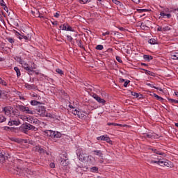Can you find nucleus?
<instances>
[{
	"instance_id": "f257e3e1",
	"label": "nucleus",
	"mask_w": 178,
	"mask_h": 178,
	"mask_svg": "<svg viewBox=\"0 0 178 178\" xmlns=\"http://www.w3.org/2000/svg\"><path fill=\"white\" fill-rule=\"evenodd\" d=\"M147 162L149 163H157V165H160V166H167L169 168L170 166V161H161V159H159V161H154V160H148Z\"/></svg>"
},
{
	"instance_id": "f03ea898",
	"label": "nucleus",
	"mask_w": 178,
	"mask_h": 178,
	"mask_svg": "<svg viewBox=\"0 0 178 178\" xmlns=\"http://www.w3.org/2000/svg\"><path fill=\"white\" fill-rule=\"evenodd\" d=\"M21 129H22L23 131L26 133V130H33V131H37V128L33 125H31L29 123H25L22 124Z\"/></svg>"
},
{
	"instance_id": "7ed1b4c3",
	"label": "nucleus",
	"mask_w": 178,
	"mask_h": 178,
	"mask_svg": "<svg viewBox=\"0 0 178 178\" xmlns=\"http://www.w3.org/2000/svg\"><path fill=\"white\" fill-rule=\"evenodd\" d=\"M58 161H60V163L62 166H67L69 165L68 159L65 154H61L58 158Z\"/></svg>"
},
{
	"instance_id": "20e7f679",
	"label": "nucleus",
	"mask_w": 178,
	"mask_h": 178,
	"mask_svg": "<svg viewBox=\"0 0 178 178\" xmlns=\"http://www.w3.org/2000/svg\"><path fill=\"white\" fill-rule=\"evenodd\" d=\"M2 109H3V112H4L5 115H6L7 116H9V115H12V111H13V107L10 106H6L5 107H3Z\"/></svg>"
},
{
	"instance_id": "39448f33",
	"label": "nucleus",
	"mask_w": 178,
	"mask_h": 178,
	"mask_svg": "<svg viewBox=\"0 0 178 178\" xmlns=\"http://www.w3.org/2000/svg\"><path fill=\"white\" fill-rule=\"evenodd\" d=\"M26 120L27 122H29V123H31V124H40V120L34 117L29 116L26 118Z\"/></svg>"
},
{
	"instance_id": "423d86ee",
	"label": "nucleus",
	"mask_w": 178,
	"mask_h": 178,
	"mask_svg": "<svg viewBox=\"0 0 178 178\" xmlns=\"http://www.w3.org/2000/svg\"><path fill=\"white\" fill-rule=\"evenodd\" d=\"M36 113L39 115V116H45V107L44 106H40L36 108Z\"/></svg>"
},
{
	"instance_id": "0eeeda50",
	"label": "nucleus",
	"mask_w": 178,
	"mask_h": 178,
	"mask_svg": "<svg viewBox=\"0 0 178 178\" xmlns=\"http://www.w3.org/2000/svg\"><path fill=\"white\" fill-rule=\"evenodd\" d=\"M92 97L94 98V99L97 101V102H99V104H102V105H105V104L106 102V101H105V99L101 98V97L98 96V95H97V94H94L92 95Z\"/></svg>"
},
{
	"instance_id": "6e6552de",
	"label": "nucleus",
	"mask_w": 178,
	"mask_h": 178,
	"mask_svg": "<svg viewBox=\"0 0 178 178\" xmlns=\"http://www.w3.org/2000/svg\"><path fill=\"white\" fill-rule=\"evenodd\" d=\"M97 140H101L102 141H106V143H108V144H112V140H111V138L108 136V135L97 137Z\"/></svg>"
},
{
	"instance_id": "1a4fd4ad",
	"label": "nucleus",
	"mask_w": 178,
	"mask_h": 178,
	"mask_svg": "<svg viewBox=\"0 0 178 178\" xmlns=\"http://www.w3.org/2000/svg\"><path fill=\"white\" fill-rule=\"evenodd\" d=\"M20 65H22V67L25 70H26L28 73H31L32 72L31 67L29 66V64H27V63L24 62V60H22Z\"/></svg>"
},
{
	"instance_id": "9d476101",
	"label": "nucleus",
	"mask_w": 178,
	"mask_h": 178,
	"mask_svg": "<svg viewBox=\"0 0 178 178\" xmlns=\"http://www.w3.org/2000/svg\"><path fill=\"white\" fill-rule=\"evenodd\" d=\"M78 156L79 158V161H86L87 158H88V156L86 154V153H83V152H81L78 154Z\"/></svg>"
},
{
	"instance_id": "9b49d317",
	"label": "nucleus",
	"mask_w": 178,
	"mask_h": 178,
	"mask_svg": "<svg viewBox=\"0 0 178 178\" xmlns=\"http://www.w3.org/2000/svg\"><path fill=\"white\" fill-rule=\"evenodd\" d=\"M6 159V156H5V152L0 150V163H3Z\"/></svg>"
},
{
	"instance_id": "f8f14e48",
	"label": "nucleus",
	"mask_w": 178,
	"mask_h": 178,
	"mask_svg": "<svg viewBox=\"0 0 178 178\" xmlns=\"http://www.w3.org/2000/svg\"><path fill=\"white\" fill-rule=\"evenodd\" d=\"M92 152L94 153V155H97L99 158H102V159H104V154H102L101 150H93Z\"/></svg>"
},
{
	"instance_id": "ddd939ff",
	"label": "nucleus",
	"mask_w": 178,
	"mask_h": 178,
	"mask_svg": "<svg viewBox=\"0 0 178 178\" xmlns=\"http://www.w3.org/2000/svg\"><path fill=\"white\" fill-rule=\"evenodd\" d=\"M25 88L28 90H37V86L34 84L30 85L29 83H25Z\"/></svg>"
},
{
	"instance_id": "4468645a",
	"label": "nucleus",
	"mask_w": 178,
	"mask_h": 178,
	"mask_svg": "<svg viewBox=\"0 0 178 178\" xmlns=\"http://www.w3.org/2000/svg\"><path fill=\"white\" fill-rule=\"evenodd\" d=\"M35 151L36 152H40V154H45V149L40 146H36Z\"/></svg>"
},
{
	"instance_id": "2eb2a0df",
	"label": "nucleus",
	"mask_w": 178,
	"mask_h": 178,
	"mask_svg": "<svg viewBox=\"0 0 178 178\" xmlns=\"http://www.w3.org/2000/svg\"><path fill=\"white\" fill-rule=\"evenodd\" d=\"M35 111H33L32 109H30L29 107H26L24 113H28L29 115H34Z\"/></svg>"
},
{
	"instance_id": "dca6fc26",
	"label": "nucleus",
	"mask_w": 178,
	"mask_h": 178,
	"mask_svg": "<svg viewBox=\"0 0 178 178\" xmlns=\"http://www.w3.org/2000/svg\"><path fill=\"white\" fill-rule=\"evenodd\" d=\"M152 151H153V152H154V154H156L157 155H161L162 156H166V154L163 152H161L159 150H157L156 149H152Z\"/></svg>"
},
{
	"instance_id": "f3484780",
	"label": "nucleus",
	"mask_w": 178,
	"mask_h": 178,
	"mask_svg": "<svg viewBox=\"0 0 178 178\" xmlns=\"http://www.w3.org/2000/svg\"><path fill=\"white\" fill-rule=\"evenodd\" d=\"M15 173L16 175H23V173H24V170L20 168H17Z\"/></svg>"
},
{
	"instance_id": "a211bd4d",
	"label": "nucleus",
	"mask_w": 178,
	"mask_h": 178,
	"mask_svg": "<svg viewBox=\"0 0 178 178\" xmlns=\"http://www.w3.org/2000/svg\"><path fill=\"white\" fill-rule=\"evenodd\" d=\"M31 13L35 17H40V11L38 10H32Z\"/></svg>"
},
{
	"instance_id": "6ab92c4d",
	"label": "nucleus",
	"mask_w": 178,
	"mask_h": 178,
	"mask_svg": "<svg viewBox=\"0 0 178 178\" xmlns=\"http://www.w3.org/2000/svg\"><path fill=\"white\" fill-rule=\"evenodd\" d=\"M72 113H73V115H74L75 116L77 115L78 118H81V115H80V113H81V112L77 111V109H74L72 110Z\"/></svg>"
},
{
	"instance_id": "aec40b11",
	"label": "nucleus",
	"mask_w": 178,
	"mask_h": 178,
	"mask_svg": "<svg viewBox=\"0 0 178 178\" xmlns=\"http://www.w3.org/2000/svg\"><path fill=\"white\" fill-rule=\"evenodd\" d=\"M26 107H27V106H23V105H18V106H17V108L19 109V111H20L21 112H25Z\"/></svg>"
},
{
	"instance_id": "412c9836",
	"label": "nucleus",
	"mask_w": 178,
	"mask_h": 178,
	"mask_svg": "<svg viewBox=\"0 0 178 178\" xmlns=\"http://www.w3.org/2000/svg\"><path fill=\"white\" fill-rule=\"evenodd\" d=\"M143 58L145 60H148V62H149V60H152L154 59V57H152V56H149V55H144Z\"/></svg>"
},
{
	"instance_id": "4be33fe9",
	"label": "nucleus",
	"mask_w": 178,
	"mask_h": 178,
	"mask_svg": "<svg viewBox=\"0 0 178 178\" xmlns=\"http://www.w3.org/2000/svg\"><path fill=\"white\" fill-rule=\"evenodd\" d=\"M149 44H151L152 45H155V44H158V40L155 38H152L149 40Z\"/></svg>"
},
{
	"instance_id": "5701e85b",
	"label": "nucleus",
	"mask_w": 178,
	"mask_h": 178,
	"mask_svg": "<svg viewBox=\"0 0 178 178\" xmlns=\"http://www.w3.org/2000/svg\"><path fill=\"white\" fill-rule=\"evenodd\" d=\"M143 70L145 72L146 74H149V76H152V77H155V76H156L155 73H154L151 71L147 70Z\"/></svg>"
},
{
	"instance_id": "b1692460",
	"label": "nucleus",
	"mask_w": 178,
	"mask_h": 178,
	"mask_svg": "<svg viewBox=\"0 0 178 178\" xmlns=\"http://www.w3.org/2000/svg\"><path fill=\"white\" fill-rule=\"evenodd\" d=\"M77 45L79 47V48H81L82 49H84V46H83V42L81 40H76Z\"/></svg>"
},
{
	"instance_id": "393cba45",
	"label": "nucleus",
	"mask_w": 178,
	"mask_h": 178,
	"mask_svg": "<svg viewBox=\"0 0 178 178\" xmlns=\"http://www.w3.org/2000/svg\"><path fill=\"white\" fill-rule=\"evenodd\" d=\"M11 112L14 116H20V113H19V111L17 110L13 109L11 110Z\"/></svg>"
},
{
	"instance_id": "a878e982",
	"label": "nucleus",
	"mask_w": 178,
	"mask_h": 178,
	"mask_svg": "<svg viewBox=\"0 0 178 178\" xmlns=\"http://www.w3.org/2000/svg\"><path fill=\"white\" fill-rule=\"evenodd\" d=\"M171 59H174L175 60H178V53H174L171 55Z\"/></svg>"
},
{
	"instance_id": "bb28decb",
	"label": "nucleus",
	"mask_w": 178,
	"mask_h": 178,
	"mask_svg": "<svg viewBox=\"0 0 178 178\" xmlns=\"http://www.w3.org/2000/svg\"><path fill=\"white\" fill-rule=\"evenodd\" d=\"M140 29H142V30H145L146 29H148V26L144 22L140 23Z\"/></svg>"
},
{
	"instance_id": "cd10ccee",
	"label": "nucleus",
	"mask_w": 178,
	"mask_h": 178,
	"mask_svg": "<svg viewBox=\"0 0 178 178\" xmlns=\"http://www.w3.org/2000/svg\"><path fill=\"white\" fill-rule=\"evenodd\" d=\"M14 70H15L16 73H17V77H20V76L22 75V74L20 73V70H19V67H15L14 68Z\"/></svg>"
},
{
	"instance_id": "c85d7f7f",
	"label": "nucleus",
	"mask_w": 178,
	"mask_h": 178,
	"mask_svg": "<svg viewBox=\"0 0 178 178\" xmlns=\"http://www.w3.org/2000/svg\"><path fill=\"white\" fill-rule=\"evenodd\" d=\"M3 122H6V118L2 115H0V123H3Z\"/></svg>"
},
{
	"instance_id": "c756f323",
	"label": "nucleus",
	"mask_w": 178,
	"mask_h": 178,
	"mask_svg": "<svg viewBox=\"0 0 178 178\" xmlns=\"http://www.w3.org/2000/svg\"><path fill=\"white\" fill-rule=\"evenodd\" d=\"M20 124V120H13V126H19Z\"/></svg>"
},
{
	"instance_id": "7c9ffc66",
	"label": "nucleus",
	"mask_w": 178,
	"mask_h": 178,
	"mask_svg": "<svg viewBox=\"0 0 178 178\" xmlns=\"http://www.w3.org/2000/svg\"><path fill=\"white\" fill-rule=\"evenodd\" d=\"M154 98H156L159 101H161V102H162V101H163V98H162L161 97H159L156 94H154Z\"/></svg>"
},
{
	"instance_id": "2f4dec72",
	"label": "nucleus",
	"mask_w": 178,
	"mask_h": 178,
	"mask_svg": "<svg viewBox=\"0 0 178 178\" xmlns=\"http://www.w3.org/2000/svg\"><path fill=\"white\" fill-rule=\"evenodd\" d=\"M96 49H97L98 51H102V49H104V46L102 44H98L96 47Z\"/></svg>"
},
{
	"instance_id": "473e14b6",
	"label": "nucleus",
	"mask_w": 178,
	"mask_h": 178,
	"mask_svg": "<svg viewBox=\"0 0 178 178\" xmlns=\"http://www.w3.org/2000/svg\"><path fill=\"white\" fill-rule=\"evenodd\" d=\"M137 11L139 13H143V12H149V9H138Z\"/></svg>"
},
{
	"instance_id": "72a5a7b5",
	"label": "nucleus",
	"mask_w": 178,
	"mask_h": 178,
	"mask_svg": "<svg viewBox=\"0 0 178 178\" xmlns=\"http://www.w3.org/2000/svg\"><path fill=\"white\" fill-rule=\"evenodd\" d=\"M0 84H1V86H7L6 81H5V80L2 79L1 78H0Z\"/></svg>"
},
{
	"instance_id": "f704fd0d",
	"label": "nucleus",
	"mask_w": 178,
	"mask_h": 178,
	"mask_svg": "<svg viewBox=\"0 0 178 178\" xmlns=\"http://www.w3.org/2000/svg\"><path fill=\"white\" fill-rule=\"evenodd\" d=\"M38 104H40V102H38L35 100H32L31 102V105H33V106L38 105Z\"/></svg>"
},
{
	"instance_id": "c9c22d12",
	"label": "nucleus",
	"mask_w": 178,
	"mask_h": 178,
	"mask_svg": "<svg viewBox=\"0 0 178 178\" xmlns=\"http://www.w3.org/2000/svg\"><path fill=\"white\" fill-rule=\"evenodd\" d=\"M56 73H58V74H60V76H62V74H63V71L59 68H57L56 70Z\"/></svg>"
},
{
	"instance_id": "e433bc0d",
	"label": "nucleus",
	"mask_w": 178,
	"mask_h": 178,
	"mask_svg": "<svg viewBox=\"0 0 178 178\" xmlns=\"http://www.w3.org/2000/svg\"><path fill=\"white\" fill-rule=\"evenodd\" d=\"M15 59L17 60V62H19V63L21 64L22 62H23V60H22V58L19 56L15 57Z\"/></svg>"
},
{
	"instance_id": "4c0bfd02",
	"label": "nucleus",
	"mask_w": 178,
	"mask_h": 178,
	"mask_svg": "<svg viewBox=\"0 0 178 178\" xmlns=\"http://www.w3.org/2000/svg\"><path fill=\"white\" fill-rule=\"evenodd\" d=\"M6 40L10 44H13V42H15V40H13V38H7Z\"/></svg>"
},
{
	"instance_id": "58836bf2",
	"label": "nucleus",
	"mask_w": 178,
	"mask_h": 178,
	"mask_svg": "<svg viewBox=\"0 0 178 178\" xmlns=\"http://www.w3.org/2000/svg\"><path fill=\"white\" fill-rule=\"evenodd\" d=\"M169 102L171 104H178V101L173 99H168Z\"/></svg>"
},
{
	"instance_id": "ea45409f",
	"label": "nucleus",
	"mask_w": 178,
	"mask_h": 178,
	"mask_svg": "<svg viewBox=\"0 0 178 178\" xmlns=\"http://www.w3.org/2000/svg\"><path fill=\"white\" fill-rule=\"evenodd\" d=\"M169 30H170V26H166L163 28V31H169Z\"/></svg>"
},
{
	"instance_id": "a19ab883",
	"label": "nucleus",
	"mask_w": 178,
	"mask_h": 178,
	"mask_svg": "<svg viewBox=\"0 0 178 178\" xmlns=\"http://www.w3.org/2000/svg\"><path fill=\"white\" fill-rule=\"evenodd\" d=\"M115 58H116V60L118 61V62H119V63H122L123 61L122 60V58H120V56H117L116 57H115Z\"/></svg>"
},
{
	"instance_id": "79ce46f5",
	"label": "nucleus",
	"mask_w": 178,
	"mask_h": 178,
	"mask_svg": "<svg viewBox=\"0 0 178 178\" xmlns=\"http://www.w3.org/2000/svg\"><path fill=\"white\" fill-rule=\"evenodd\" d=\"M49 132H50V137H55V136L56 135V132L54 131H49Z\"/></svg>"
},
{
	"instance_id": "37998d69",
	"label": "nucleus",
	"mask_w": 178,
	"mask_h": 178,
	"mask_svg": "<svg viewBox=\"0 0 178 178\" xmlns=\"http://www.w3.org/2000/svg\"><path fill=\"white\" fill-rule=\"evenodd\" d=\"M60 137H61L60 133L56 132V135H54V138H60Z\"/></svg>"
},
{
	"instance_id": "c03bdc74",
	"label": "nucleus",
	"mask_w": 178,
	"mask_h": 178,
	"mask_svg": "<svg viewBox=\"0 0 178 178\" xmlns=\"http://www.w3.org/2000/svg\"><path fill=\"white\" fill-rule=\"evenodd\" d=\"M131 95H133V97H136V98H138V93L136 92H131Z\"/></svg>"
},
{
	"instance_id": "a18cd8bd",
	"label": "nucleus",
	"mask_w": 178,
	"mask_h": 178,
	"mask_svg": "<svg viewBox=\"0 0 178 178\" xmlns=\"http://www.w3.org/2000/svg\"><path fill=\"white\" fill-rule=\"evenodd\" d=\"M81 3H87V2H91V0H79Z\"/></svg>"
},
{
	"instance_id": "49530a36",
	"label": "nucleus",
	"mask_w": 178,
	"mask_h": 178,
	"mask_svg": "<svg viewBox=\"0 0 178 178\" xmlns=\"http://www.w3.org/2000/svg\"><path fill=\"white\" fill-rule=\"evenodd\" d=\"M66 31H73V29L70 26H67Z\"/></svg>"
},
{
	"instance_id": "de8ad7c7",
	"label": "nucleus",
	"mask_w": 178,
	"mask_h": 178,
	"mask_svg": "<svg viewBox=\"0 0 178 178\" xmlns=\"http://www.w3.org/2000/svg\"><path fill=\"white\" fill-rule=\"evenodd\" d=\"M19 99H22V101H26V99H24V97L20 95V92L18 94Z\"/></svg>"
},
{
	"instance_id": "09e8293b",
	"label": "nucleus",
	"mask_w": 178,
	"mask_h": 178,
	"mask_svg": "<svg viewBox=\"0 0 178 178\" xmlns=\"http://www.w3.org/2000/svg\"><path fill=\"white\" fill-rule=\"evenodd\" d=\"M67 27V24H64L63 25L62 30L66 31Z\"/></svg>"
},
{
	"instance_id": "8fccbe9b",
	"label": "nucleus",
	"mask_w": 178,
	"mask_h": 178,
	"mask_svg": "<svg viewBox=\"0 0 178 178\" xmlns=\"http://www.w3.org/2000/svg\"><path fill=\"white\" fill-rule=\"evenodd\" d=\"M129 83H130L129 80L126 81L124 83V87H127V86L129 85Z\"/></svg>"
},
{
	"instance_id": "3c124183",
	"label": "nucleus",
	"mask_w": 178,
	"mask_h": 178,
	"mask_svg": "<svg viewBox=\"0 0 178 178\" xmlns=\"http://www.w3.org/2000/svg\"><path fill=\"white\" fill-rule=\"evenodd\" d=\"M92 172H97L98 170V168L97 167H92L91 168Z\"/></svg>"
},
{
	"instance_id": "603ef678",
	"label": "nucleus",
	"mask_w": 178,
	"mask_h": 178,
	"mask_svg": "<svg viewBox=\"0 0 178 178\" xmlns=\"http://www.w3.org/2000/svg\"><path fill=\"white\" fill-rule=\"evenodd\" d=\"M3 8L4 10L7 12V13H8V12H9V9L6 6V5L3 6Z\"/></svg>"
},
{
	"instance_id": "864d4df0",
	"label": "nucleus",
	"mask_w": 178,
	"mask_h": 178,
	"mask_svg": "<svg viewBox=\"0 0 178 178\" xmlns=\"http://www.w3.org/2000/svg\"><path fill=\"white\" fill-rule=\"evenodd\" d=\"M49 166L51 169H54L55 168V163H50Z\"/></svg>"
},
{
	"instance_id": "5fc2aeb1",
	"label": "nucleus",
	"mask_w": 178,
	"mask_h": 178,
	"mask_svg": "<svg viewBox=\"0 0 178 178\" xmlns=\"http://www.w3.org/2000/svg\"><path fill=\"white\" fill-rule=\"evenodd\" d=\"M67 39L68 40V41H72L73 38H72V36L70 35H67Z\"/></svg>"
},
{
	"instance_id": "6e6d98bb",
	"label": "nucleus",
	"mask_w": 178,
	"mask_h": 178,
	"mask_svg": "<svg viewBox=\"0 0 178 178\" xmlns=\"http://www.w3.org/2000/svg\"><path fill=\"white\" fill-rule=\"evenodd\" d=\"M113 2L114 3H115V5H119L120 3V1H118V0H113Z\"/></svg>"
},
{
	"instance_id": "4d7b16f0",
	"label": "nucleus",
	"mask_w": 178,
	"mask_h": 178,
	"mask_svg": "<svg viewBox=\"0 0 178 178\" xmlns=\"http://www.w3.org/2000/svg\"><path fill=\"white\" fill-rule=\"evenodd\" d=\"M0 5H1V6H5V1H3V0H0Z\"/></svg>"
},
{
	"instance_id": "13d9d810",
	"label": "nucleus",
	"mask_w": 178,
	"mask_h": 178,
	"mask_svg": "<svg viewBox=\"0 0 178 178\" xmlns=\"http://www.w3.org/2000/svg\"><path fill=\"white\" fill-rule=\"evenodd\" d=\"M157 31H163V28H162L161 26H159L157 28Z\"/></svg>"
},
{
	"instance_id": "bf43d9fd",
	"label": "nucleus",
	"mask_w": 178,
	"mask_h": 178,
	"mask_svg": "<svg viewBox=\"0 0 178 178\" xmlns=\"http://www.w3.org/2000/svg\"><path fill=\"white\" fill-rule=\"evenodd\" d=\"M119 35V37H122V34L119 32H114V35Z\"/></svg>"
},
{
	"instance_id": "052dcab7",
	"label": "nucleus",
	"mask_w": 178,
	"mask_h": 178,
	"mask_svg": "<svg viewBox=\"0 0 178 178\" xmlns=\"http://www.w3.org/2000/svg\"><path fill=\"white\" fill-rule=\"evenodd\" d=\"M115 124H116V123H114V122H108V123H107L108 126H115Z\"/></svg>"
},
{
	"instance_id": "680f3d73",
	"label": "nucleus",
	"mask_w": 178,
	"mask_h": 178,
	"mask_svg": "<svg viewBox=\"0 0 178 178\" xmlns=\"http://www.w3.org/2000/svg\"><path fill=\"white\" fill-rule=\"evenodd\" d=\"M59 16H60V15L59 14V13H56L55 14H54V17H59Z\"/></svg>"
},
{
	"instance_id": "e2e57ef3",
	"label": "nucleus",
	"mask_w": 178,
	"mask_h": 178,
	"mask_svg": "<svg viewBox=\"0 0 178 178\" xmlns=\"http://www.w3.org/2000/svg\"><path fill=\"white\" fill-rule=\"evenodd\" d=\"M8 126H13V120L9 121L8 123Z\"/></svg>"
},
{
	"instance_id": "0e129e2a",
	"label": "nucleus",
	"mask_w": 178,
	"mask_h": 178,
	"mask_svg": "<svg viewBox=\"0 0 178 178\" xmlns=\"http://www.w3.org/2000/svg\"><path fill=\"white\" fill-rule=\"evenodd\" d=\"M109 34H110V33H109V31H106V33H102V35H109Z\"/></svg>"
},
{
	"instance_id": "69168bd1",
	"label": "nucleus",
	"mask_w": 178,
	"mask_h": 178,
	"mask_svg": "<svg viewBox=\"0 0 178 178\" xmlns=\"http://www.w3.org/2000/svg\"><path fill=\"white\" fill-rule=\"evenodd\" d=\"M145 137H147V138H152V135L146 134Z\"/></svg>"
},
{
	"instance_id": "338daca9",
	"label": "nucleus",
	"mask_w": 178,
	"mask_h": 178,
	"mask_svg": "<svg viewBox=\"0 0 178 178\" xmlns=\"http://www.w3.org/2000/svg\"><path fill=\"white\" fill-rule=\"evenodd\" d=\"M21 37H22L24 38V40H29V37L26 36V35H22Z\"/></svg>"
},
{
	"instance_id": "774afa93",
	"label": "nucleus",
	"mask_w": 178,
	"mask_h": 178,
	"mask_svg": "<svg viewBox=\"0 0 178 178\" xmlns=\"http://www.w3.org/2000/svg\"><path fill=\"white\" fill-rule=\"evenodd\" d=\"M160 15L163 17H165V16H166V14L165 13H161Z\"/></svg>"
}]
</instances>
